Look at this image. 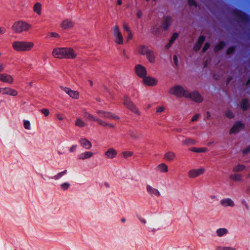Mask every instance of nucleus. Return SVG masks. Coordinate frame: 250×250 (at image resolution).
Masks as SVG:
<instances>
[{"label": "nucleus", "instance_id": "7", "mask_svg": "<svg viewBox=\"0 0 250 250\" xmlns=\"http://www.w3.org/2000/svg\"><path fill=\"white\" fill-rule=\"evenodd\" d=\"M113 34L115 37V42L119 44H123V38L121 32L119 30V28L117 25H115L114 26Z\"/></svg>", "mask_w": 250, "mask_h": 250}, {"label": "nucleus", "instance_id": "28", "mask_svg": "<svg viewBox=\"0 0 250 250\" xmlns=\"http://www.w3.org/2000/svg\"><path fill=\"white\" fill-rule=\"evenodd\" d=\"M149 50L148 46L145 45H142L139 48V53L142 55H146Z\"/></svg>", "mask_w": 250, "mask_h": 250}, {"label": "nucleus", "instance_id": "64", "mask_svg": "<svg viewBox=\"0 0 250 250\" xmlns=\"http://www.w3.org/2000/svg\"><path fill=\"white\" fill-rule=\"evenodd\" d=\"M224 44L225 43L223 41H220V50L223 48Z\"/></svg>", "mask_w": 250, "mask_h": 250}, {"label": "nucleus", "instance_id": "53", "mask_svg": "<svg viewBox=\"0 0 250 250\" xmlns=\"http://www.w3.org/2000/svg\"><path fill=\"white\" fill-rule=\"evenodd\" d=\"M77 146L76 145H73L70 148H69V151L70 152H73L75 151L76 148L77 147Z\"/></svg>", "mask_w": 250, "mask_h": 250}, {"label": "nucleus", "instance_id": "41", "mask_svg": "<svg viewBox=\"0 0 250 250\" xmlns=\"http://www.w3.org/2000/svg\"><path fill=\"white\" fill-rule=\"evenodd\" d=\"M236 49V46H232L228 48L227 50V54L230 55L234 52Z\"/></svg>", "mask_w": 250, "mask_h": 250}, {"label": "nucleus", "instance_id": "51", "mask_svg": "<svg viewBox=\"0 0 250 250\" xmlns=\"http://www.w3.org/2000/svg\"><path fill=\"white\" fill-rule=\"evenodd\" d=\"M250 152V146H249L243 150V153L246 154Z\"/></svg>", "mask_w": 250, "mask_h": 250}, {"label": "nucleus", "instance_id": "39", "mask_svg": "<svg viewBox=\"0 0 250 250\" xmlns=\"http://www.w3.org/2000/svg\"><path fill=\"white\" fill-rule=\"evenodd\" d=\"M70 187V184L68 182H65L61 185V188L63 190L68 189Z\"/></svg>", "mask_w": 250, "mask_h": 250}, {"label": "nucleus", "instance_id": "56", "mask_svg": "<svg viewBox=\"0 0 250 250\" xmlns=\"http://www.w3.org/2000/svg\"><path fill=\"white\" fill-rule=\"evenodd\" d=\"M50 36L52 37H54V38H58L59 37V35L58 34L56 33H55V32H51L50 33Z\"/></svg>", "mask_w": 250, "mask_h": 250}, {"label": "nucleus", "instance_id": "59", "mask_svg": "<svg viewBox=\"0 0 250 250\" xmlns=\"http://www.w3.org/2000/svg\"><path fill=\"white\" fill-rule=\"evenodd\" d=\"M173 61L175 65H177L178 64V58L176 55H174L173 57Z\"/></svg>", "mask_w": 250, "mask_h": 250}, {"label": "nucleus", "instance_id": "21", "mask_svg": "<svg viewBox=\"0 0 250 250\" xmlns=\"http://www.w3.org/2000/svg\"><path fill=\"white\" fill-rule=\"evenodd\" d=\"M74 26V23L68 20L63 21L62 24L61 26L64 29H68L72 28Z\"/></svg>", "mask_w": 250, "mask_h": 250}, {"label": "nucleus", "instance_id": "24", "mask_svg": "<svg viewBox=\"0 0 250 250\" xmlns=\"http://www.w3.org/2000/svg\"><path fill=\"white\" fill-rule=\"evenodd\" d=\"M221 204L224 207H233L234 202L230 198H226L221 200Z\"/></svg>", "mask_w": 250, "mask_h": 250}, {"label": "nucleus", "instance_id": "17", "mask_svg": "<svg viewBox=\"0 0 250 250\" xmlns=\"http://www.w3.org/2000/svg\"><path fill=\"white\" fill-rule=\"evenodd\" d=\"M146 191L151 196H155L156 197H159L161 196V194L159 191L157 189L153 188L150 185H147Z\"/></svg>", "mask_w": 250, "mask_h": 250}, {"label": "nucleus", "instance_id": "36", "mask_svg": "<svg viewBox=\"0 0 250 250\" xmlns=\"http://www.w3.org/2000/svg\"><path fill=\"white\" fill-rule=\"evenodd\" d=\"M67 173V170H64L63 171H62L57 174L55 175L53 177H51L52 179H55V180H59L60 178H61L62 176H63L64 174H65Z\"/></svg>", "mask_w": 250, "mask_h": 250}, {"label": "nucleus", "instance_id": "44", "mask_svg": "<svg viewBox=\"0 0 250 250\" xmlns=\"http://www.w3.org/2000/svg\"><path fill=\"white\" fill-rule=\"evenodd\" d=\"M24 127L26 129H30V123L28 120H25L24 121Z\"/></svg>", "mask_w": 250, "mask_h": 250}, {"label": "nucleus", "instance_id": "23", "mask_svg": "<svg viewBox=\"0 0 250 250\" xmlns=\"http://www.w3.org/2000/svg\"><path fill=\"white\" fill-rule=\"evenodd\" d=\"M171 18L170 16H167L162 22V25L164 30H167L170 25Z\"/></svg>", "mask_w": 250, "mask_h": 250}, {"label": "nucleus", "instance_id": "37", "mask_svg": "<svg viewBox=\"0 0 250 250\" xmlns=\"http://www.w3.org/2000/svg\"><path fill=\"white\" fill-rule=\"evenodd\" d=\"M75 125L77 126L82 127L85 126V124L81 119L78 118L76 121Z\"/></svg>", "mask_w": 250, "mask_h": 250}, {"label": "nucleus", "instance_id": "60", "mask_svg": "<svg viewBox=\"0 0 250 250\" xmlns=\"http://www.w3.org/2000/svg\"><path fill=\"white\" fill-rule=\"evenodd\" d=\"M132 38V35L131 33V32H128V35L127 37L126 40L127 41H129V40H131Z\"/></svg>", "mask_w": 250, "mask_h": 250}, {"label": "nucleus", "instance_id": "45", "mask_svg": "<svg viewBox=\"0 0 250 250\" xmlns=\"http://www.w3.org/2000/svg\"><path fill=\"white\" fill-rule=\"evenodd\" d=\"M178 36V34L177 33H174L171 38H170V40H169V41L171 42H172L173 43V42L175 41V40L177 38Z\"/></svg>", "mask_w": 250, "mask_h": 250}, {"label": "nucleus", "instance_id": "18", "mask_svg": "<svg viewBox=\"0 0 250 250\" xmlns=\"http://www.w3.org/2000/svg\"><path fill=\"white\" fill-rule=\"evenodd\" d=\"M143 81L144 83L147 85L153 86L157 84V81L156 79L150 77H146L144 78Z\"/></svg>", "mask_w": 250, "mask_h": 250}, {"label": "nucleus", "instance_id": "25", "mask_svg": "<svg viewBox=\"0 0 250 250\" xmlns=\"http://www.w3.org/2000/svg\"><path fill=\"white\" fill-rule=\"evenodd\" d=\"M93 155V153L90 151H86L79 155V159L83 160L91 158Z\"/></svg>", "mask_w": 250, "mask_h": 250}, {"label": "nucleus", "instance_id": "9", "mask_svg": "<svg viewBox=\"0 0 250 250\" xmlns=\"http://www.w3.org/2000/svg\"><path fill=\"white\" fill-rule=\"evenodd\" d=\"M135 72L140 78L144 79L147 74L146 68L141 64H137L135 67Z\"/></svg>", "mask_w": 250, "mask_h": 250}, {"label": "nucleus", "instance_id": "11", "mask_svg": "<svg viewBox=\"0 0 250 250\" xmlns=\"http://www.w3.org/2000/svg\"><path fill=\"white\" fill-rule=\"evenodd\" d=\"M96 113H104L105 119H114V120H119L120 118L119 116L116 115L115 114L108 111H105L102 110H97L96 111Z\"/></svg>", "mask_w": 250, "mask_h": 250}, {"label": "nucleus", "instance_id": "22", "mask_svg": "<svg viewBox=\"0 0 250 250\" xmlns=\"http://www.w3.org/2000/svg\"><path fill=\"white\" fill-rule=\"evenodd\" d=\"M83 116L85 119L89 121L97 122L98 120V118L93 116L85 110L83 111Z\"/></svg>", "mask_w": 250, "mask_h": 250}, {"label": "nucleus", "instance_id": "46", "mask_svg": "<svg viewBox=\"0 0 250 250\" xmlns=\"http://www.w3.org/2000/svg\"><path fill=\"white\" fill-rule=\"evenodd\" d=\"M220 250H236V249L231 247H220Z\"/></svg>", "mask_w": 250, "mask_h": 250}, {"label": "nucleus", "instance_id": "31", "mask_svg": "<svg viewBox=\"0 0 250 250\" xmlns=\"http://www.w3.org/2000/svg\"><path fill=\"white\" fill-rule=\"evenodd\" d=\"M240 106L244 111H246L248 109V100L247 99H243L242 100Z\"/></svg>", "mask_w": 250, "mask_h": 250}, {"label": "nucleus", "instance_id": "15", "mask_svg": "<svg viewBox=\"0 0 250 250\" xmlns=\"http://www.w3.org/2000/svg\"><path fill=\"white\" fill-rule=\"evenodd\" d=\"M244 127V125L241 122H237L230 130V134L238 132L241 129Z\"/></svg>", "mask_w": 250, "mask_h": 250}, {"label": "nucleus", "instance_id": "6", "mask_svg": "<svg viewBox=\"0 0 250 250\" xmlns=\"http://www.w3.org/2000/svg\"><path fill=\"white\" fill-rule=\"evenodd\" d=\"M123 104L127 109L135 114L138 115L140 114V112L128 96L125 95L124 96Z\"/></svg>", "mask_w": 250, "mask_h": 250}, {"label": "nucleus", "instance_id": "40", "mask_svg": "<svg viewBox=\"0 0 250 250\" xmlns=\"http://www.w3.org/2000/svg\"><path fill=\"white\" fill-rule=\"evenodd\" d=\"M97 122V123L99 125H101L103 126L104 127H107V126L108 123L105 122V121H104V120H102V119L98 118Z\"/></svg>", "mask_w": 250, "mask_h": 250}, {"label": "nucleus", "instance_id": "29", "mask_svg": "<svg viewBox=\"0 0 250 250\" xmlns=\"http://www.w3.org/2000/svg\"><path fill=\"white\" fill-rule=\"evenodd\" d=\"M176 157L175 154L171 151H168L167 152L165 155V158L168 161H173Z\"/></svg>", "mask_w": 250, "mask_h": 250}, {"label": "nucleus", "instance_id": "48", "mask_svg": "<svg viewBox=\"0 0 250 250\" xmlns=\"http://www.w3.org/2000/svg\"><path fill=\"white\" fill-rule=\"evenodd\" d=\"M226 116L230 119L233 118L234 117L233 114L229 110H228L226 112Z\"/></svg>", "mask_w": 250, "mask_h": 250}, {"label": "nucleus", "instance_id": "16", "mask_svg": "<svg viewBox=\"0 0 250 250\" xmlns=\"http://www.w3.org/2000/svg\"><path fill=\"white\" fill-rule=\"evenodd\" d=\"M0 81L11 84L13 82V78L10 75L6 73L0 74Z\"/></svg>", "mask_w": 250, "mask_h": 250}, {"label": "nucleus", "instance_id": "27", "mask_svg": "<svg viewBox=\"0 0 250 250\" xmlns=\"http://www.w3.org/2000/svg\"><path fill=\"white\" fill-rule=\"evenodd\" d=\"M146 56L150 63H154L155 62V56L154 52L152 50H150Z\"/></svg>", "mask_w": 250, "mask_h": 250}, {"label": "nucleus", "instance_id": "43", "mask_svg": "<svg viewBox=\"0 0 250 250\" xmlns=\"http://www.w3.org/2000/svg\"><path fill=\"white\" fill-rule=\"evenodd\" d=\"M228 230L225 228H220V237L228 233Z\"/></svg>", "mask_w": 250, "mask_h": 250}, {"label": "nucleus", "instance_id": "20", "mask_svg": "<svg viewBox=\"0 0 250 250\" xmlns=\"http://www.w3.org/2000/svg\"><path fill=\"white\" fill-rule=\"evenodd\" d=\"M79 142L81 145L86 149H89L92 147V144L85 138H81Z\"/></svg>", "mask_w": 250, "mask_h": 250}, {"label": "nucleus", "instance_id": "50", "mask_svg": "<svg viewBox=\"0 0 250 250\" xmlns=\"http://www.w3.org/2000/svg\"><path fill=\"white\" fill-rule=\"evenodd\" d=\"M41 112L43 113L45 116H47L49 115V110L47 109L44 108L41 110Z\"/></svg>", "mask_w": 250, "mask_h": 250}, {"label": "nucleus", "instance_id": "19", "mask_svg": "<svg viewBox=\"0 0 250 250\" xmlns=\"http://www.w3.org/2000/svg\"><path fill=\"white\" fill-rule=\"evenodd\" d=\"M117 155V151L113 148H109L105 152V156L109 159H113L116 157Z\"/></svg>", "mask_w": 250, "mask_h": 250}, {"label": "nucleus", "instance_id": "35", "mask_svg": "<svg viewBox=\"0 0 250 250\" xmlns=\"http://www.w3.org/2000/svg\"><path fill=\"white\" fill-rule=\"evenodd\" d=\"M245 166L243 165H238L233 167V171L234 172L242 171L245 169Z\"/></svg>", "mask_w": 250, "mask_h": 250}, {"label": "nucleus", "instance_id": "55", "mask_svg": "<svg viewBox=\"0 0 250 250\" xmlns=\"http://www.w3.org/2000/svg\"><path fill=\"white\" fill-rule=\"evenodd\" d=\"M199 114H196L192 118L191 121L192 122H195L199 118Z\"/></svg>", "mask_w": 250, "mask_h": 250}, {"label": "nucleus", "instance_id": "30", "mask_svg": "<svg viewBox=\"0 0 250 250\" xmlns=\"http://www.w3.org/2000/svg\"><path fill=\"white\" fill-rule=\"evenodd\" d=\"M33 9L34 12L37 14L41 15L42 12V4L39 2L36 3L34 6Z\"/></svg>", "mask_w": 250, "mask_h": 250}, {"label": "nucleus", "instance_id": "13", "mask_svg": "<svg viewBox=\"0 0 250 250\" xmlns=\"http://www.w3.org/2000/svg\"><path fill=\"white\" fill-rule=\"evenodd\" d=\"M62 89L67 93L70 97L73 99H78L79 93L78 92L71 90L70 88L66 87H61Z\"/></svg>", "mask_w": 250, "mask_h": 250}, {"label": "nucleus", "instance_id": "42", "mask_svg": "<svg viewBox=\"0 0 250 250\" xmlns=\"http://www.w3.org/2000/svg\"><path fill=\"white\" fill-rule=\"evenodd\" d=\"M132 155L133 152L130 151H125L123 152V156L125 158L131 156Z\"/></svg>", "mask_w": 250, "mask_h": 250}, {"label": "nucleus", "instance_id": "10", "mask_svg": "<svg viewBox=\"0 0 250 250\" xmlns=\"http://www.w3.org/2000/svg\"><path fill=\"white\" fill-rule=\"evenodd\" d=\"M205 170V168H204L191 169L188 172V176L190 178H196L203 174L204 173Z\"/></svg>", "mask_w": 250, "mask_h": 250}, {"label": "nucleus", "instance_id": "34", "mask_svg": "<svg viewBox=\"0 0 250 250\" xmlns=\"http://www.w3.org/2000/svg\"><path fill=\"white\" fill-rule=\"evenodd\" d=\"M196 141L191 138H187L185 140L183 141L182 143L184 145L190 146L195 144Z\"/></svg>", "mask_w": 250, "mask_h": 250}, {"label": "nucleus", "instance_id": "32", "mask_svg": "<svg viewBox=\"0 0 250 250\" xmlns=\"http://www.w3.org/2000/svg\"><path fill=\"white\" fill-rule=\"evenodd\" d=\"M190 150L196 153H203L208 151V149L205 147L198 148L193 147L190 149Z\"/></svg>", "mask_w": 250, "mask_h": 250}, {"label": "nucleus", "instance_id": "1", "mask_svg": "<svg viewBox=\"0 0 250 250\" xmlns=\"http://www.w3.org/2000/svg\"><path fill=\"white\" fill-rule=\"evenodd\" d=\"M52 55L59 59H73L76 57V54L71 48H56L53 49Z\"/></svg>", "mask_w": 250, "mask_h": 250}, {"label": "nucleus", "instance_id": "5", "mask_svg": "<svg viewBox=\"0 0 250 250\" xmlns=\"http://www.w3.org/2000/svg\"><path fill=\"white\" fill-rule=\"evenodd\" d=\"M169 92L178 97H187L188 91L185 89L183 87L179 85H176L170 88Z\"/></svg>", "mask_w": 250, "mask_h": 250}, {"label": "nucleus", "instance_id": "49", "mask_svg": "<svg viewBox=\"0 0 250 250\" xmlns=\"http://www.w3.org/2000/svg\"><path fill=\"white\" fill-rule=\"evenodd\" d=\"M188 3L190 6H194L196 7L197 6V2L195 0H188Z\"/></svg>", "mask_w": 250, "mask_h": 250}, {"label": "nucleus", "instance_id": "8", "mask_svg": "<svg viewBox=\"0 0 250 250\" xmlns=\"http://www.w3.org/2000/svg\"><path fill=\"white\" fill-rule=\"evenodd\" d=\"M187 95L186 98H189L196 103H201L203 100L202 96L197 91H194L192 93L188 91V94Z\"/></svg>", "mask_w": 250, "mask_h": 250}, {"label": "nucleus", "instance_id": "14", "mask_svg": "<svg viewBox=\"0 0 250 250\" xmlns=\"http://www.w3.org/2000/svg\"><path fill=\"white\" fill-rule=\"evenodd\" d=\"M205 40V36L201 35L199 36L197 42L193 46V49L195 51L197 52L200 50Z\"/></svg>", "mask_w": 250, "mask_h": 250}, {"label": "nucleus", "instance_id": "52", "mask_svg": "<svg viewBox=\"0 0 250 250\" xmlns=\"http://www.w3.org/2000/svg\"><path fill=\"white\" fill-rule=\"evenodd\" d=\"M165 110V107L163 106H159L156 109V112L157 113H161L163 112Z\"/></svg>", "mask_w": 250, "mask_h": 250}, {"label": "nucleus", "instance_id": "62", "mask_svg": "<svg viewBox=\"0 0 250 250\" xmlns=\"http://www.w3.org/2000/svg\"><path fill=\"white\" fill-rule=\"evenodd\" d=\"M5 29L3 27H0V34H3L5 32Z\"/></svg>", "mask_w": 250, "mask_h": 250}, {"label": "nucleus", "instance_id": "38", "mask_svg": "<svg viewBox=\"0 0 250 250\" xmlns=\"http://www.w3.org/2000/svg\"><path fill=\"white\" fill-rule=\"evenodd\" d=\"M128 134L132 138L137 139L139 138V135L136 131L130 130Z\"/></svg>", "mask_w": 250, "mask_h": 250}, {"label": "nucleus", "instance_id": "54", "mask_svg": "<svg viewBox=\"0 0 250 250\" xmlns=\"http://www.w3.org/2000/svg\"><path fill=\"white\" fill-rule=\"evenodd\" d=\"M123 28H124V30L126 31L128 33L129 32H131L128 26L126 24H125V23L124 24Z\"/></svg>", "mask_w": 250, "mask_h": 250}, {"label": "nucleus", "instance_id": "12", "mask_svg": "<svg viewBox=\"0 0 250 250\" xmlns=\"http://www.w3.org/2000/svg\"><path fill=\"white\" fill-rule=\"evenodd\" d=\"M0 92L3 95H9L13 96H15L18 94V92L16 90L9 87H0Z\"/></svg>", "mask_w": 250, "mask_h": 250}, {"label": "nucleus", "instance_id": "58", "mask_svg": "<svg viewBox=\"0 0 250 250\" xmlns=\"http://www.w3.org/2000/svg\"><path fill=\"white\" fill-rule=\"evenodd\" d=\"M172 42H171L170 41H169L168 43H167L166 45H165V48L166 49H168L171 46V45L172 44Z\"/></svg>", "mask_w": 250, "mask_h": 250}, {"label": "nucleus", "instance_id": "57", "mask_svg": "<svg viewBox=\"0 0 250 250\" xmlns=\"http://www.w3.org/2000/svg\"><path fill=\"white\" fill-rule=\"evenodd\" d=\"M142 12L141 10H139L138 11L137 13V17L138 18L140 19L142 17Z\"/></svg>", "mask_w": 250, "mask_h": 250}, {"label": "nucleus", "instance_id": "3", "mask_svg": "<svg viewBox=\"0 0 250 250\" xmlns=\"http://www.w3.org/2000/svg\"><path fill=\"white\" fill-rule=\"evenodd\" d=\"M231 14L239 22L247 23L250 21V16L241 10L233 8Z\"/></svg>", "mask_w": 250, "mask_h": 250}, {"label": "nucleus", "instance_id": "61", "mask_svg": "<svg viewBox=\"0 0 250 250\" xmlns=\"http://www.w3.org/2000/svg\"><path fill=\"white\" fill-rule=\"evenodd\" d=\"M57 118L60 121H62V120L63 119L62 115L61 114H58L57 115Z\"/></svg>", "mask_w": 250, "mask_h": 250}, {"label": "nucleus", "instance_id": "26", "mask_svg": "<svg viewBox=\"0 0 250 250\" xmlns=\"http://www.w3.org/2000/svg\"><path fill=\"white\" fill-rule=\"evenodd\" d=\"M156 169L162 173H166L168 171V167L165 163H162L158 165Z\"/></svg>", "mask_w": 250, "mask_h": 250}, {"label": "nucleus", "instance_id": "4", "mask_svg": "<svg viewBox=\"0 0 250 250\" xmlns=\"http://www.w3.org/2000/svg\"><path fill=\"white\" fill-rule=\"evenodd\" d=\"M31 27V25L27 22L19 21L14 23L12 29L16 33H21L24 31H27Z\"/></svg>", "mask_w": 250, "mask_h": 250}, {"label": "nucleus", "instance_id": "47", "mask_svg": "<svg viewBox=\"0 0 250 250\" xmlns=\"http://www.w3.org/2000/svg\"><path fill=\"white\" fill-rule=\"evenodd\" d=\"M210 43L208 42H206L203 48L202 52H205L209 47Z\"/></svg>", "mask_w": 250, "mask_h": 250}, {"label": "nucleus", "instance_id": "63", "mask_svg": "<svg viewBox=\"0 0 250 250\" xmlns=\"http://www.w3.org/2000/svg\"><path fill=\"white\" fill-rule=\"evenodd\" d=\"M213 79L215 80H219V75L217 74H214L213 76Z\"/></svg>", "mask_w": 250, "mask_h": 250}, {"label": "nucleus", "instance_id": "33", "mask_svg": "<svg viewBox=\"0 0 250 250\" xmlns=\"http://www.w3.org/2000/svg\"><path fill=\"white\" fill-rule=\"evenodd\" d=\"M230 178L231 179L235 181H240L242 179V177L241 174L238 173L232 174L230 175Z\"/></svg>", "mask_w": 250, "mask_h": 250}, {"label": "nucleus", "instance_id": "2", "mask_svg": "<svg viewBox=\"0 0 250 250\" xmlns=\"http://www.w3.org/2000/svg\"><path fill=\"white\" fill-rule=\"evenodd\" d=\"M34 46L32 42L15 41L12 43L13 48L17 51H28Z\"/></svg>", "mask_w": 250, "mask_h": 250}]
</instances>
